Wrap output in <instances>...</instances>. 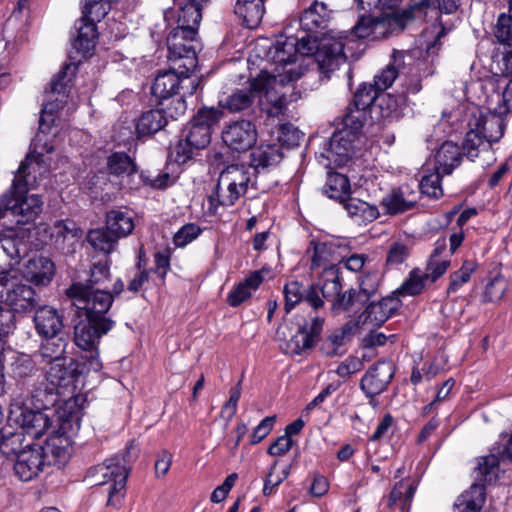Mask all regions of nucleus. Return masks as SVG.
Masks as SVG:
<instances>
[{"label":"nucleus","instance_id":"obj_1","mask_svg":"<svg viewBox=\"0 0 512 512\" xmlns=\"http://www.w3.org/2000/svg\"><path fill=\"white\" fill-rule=\"evenodd\" d=\"M72 291L78 296L73 305L79 310L81 318L74 327V343L82 351L78 366H82L81 372H98L102 368L99 341L114 326V321L107 316L113 299L101 292L96 293L92 300L84 299L83 289L77 286Z\"/></svg>","mask_w":512,"mask_h":512},{"label":"nucleus","instance_id":"obj_2","mask_svg":"<svg viewBox=\"0 0 512 512\" xmlns=\"http://www.w3.org/2000/svg\"><path fill=\"white\" fill-rule=\"evenodd\" d=\"M36 169L40 164L32 157L25 158L15 173L10 189L0 198V219L12 216L17 224L33 222L42 212L43 200L28 192L38 186Z\"/></svg>","mask_w":512,"mask_h":512},{"label":"nucleus","instance_id":"obj_3","mask_svg":"<svg viewBox=\"0 0 512 512\" xmlns=\"http://www.w3.org/2000/svg\"><path fill=\"white\" fill-rule=\"evenodd\" d=\"M222 115V111L216 108H203L198 111L182 130L181 138L175 148L177 162L185 163L192 157L194 150L204 149L209 145L212 128Z\"/></svg>","mask_w":512,"mask_h":512},{"label":"nucleus","instance_id":"obj_4","mask_svg":"<svg viewBox=\"0 0 512 512\" xmlns=\"http://www.w3.org/2000/svg\"><path fill=\"white\" fill-rule=\"evenodd\" d=\"M299 69L290 68L285 74H269L266 71L252 79V87L257 92L258 105L260 110L269 117H278L283 114L287 106V98L284 93L277 91V85H285L294 82L301 77Z\"/></svg>","mask_w":512,"mask_h":512},{"label":"nucleus","instance_id":"obj_5","mask_svg":"<svg viewBox=\"0 0 512 512\" xmlns=\"http://www.w3.org/2000/svg\"><path fill=\"white\" fill-rule=\"evenodd\" d=\"M126 455L114 456L105 462L91 468L87 480L93 486L108 485L107 505L120 507L125 494L126 482L129 474Z\"/></svg>","mask_w":512,"mask_h":512},{"label":"nucleus","instance_id":"obj_6","mask_svg":"<svg viewBox=\"0 0 512 512\" xmlns=\"http://www.w3.org/2000/svg\"><path fill=\"white\" fill-rule=\"evenodd\" d=\"M319 285L323 300L330 302L331 309L336 313H356L367 303L357 289L342 292V275L336 265L322 271Z\"/></svg>","mask_w":512,"mask_h":512},{"label":"nucleus","instance_id":"obj_7","mask_svg":"<svg viewBox=\"0 0 512 512\" xmlns=\"http://www.w3.org/2000/svg\"><path fill=\"white\" fill-rule=\"evenodd\" d=\"M346 43L342 37H324L318 39L308 35V41L303 42L300 50L303 56H314L319 71L327 78L335 70L346 63Z\"/></svg>","mask_w":512,"mask_h":512},{"label":"nucleus","instance_id":"obj_8","mask_svg":"<svg viewBox=\"0 0 512 512\" xmlns=\"http://www.w3.org/2000/svg\"><path fill=\"white\" fill-rule=\"evenodd\" d=\"M167 48L168 63H172L173 69H196L197 51L201 49L196 29L176 26L167 36Z\"/></svg>","mask_w":512,"mask_h":512},{"label":"nucleus","instance_id":"obj_9","mask_svg":"<svg viewBox=\"0 0 512 512\" xmlns=\"http://www.w3.org/2000/svg\"><path fill=\"white\" fill-rule=\"evenodd\" d=\"M0 296L14 316L31 313L40 301L31 286L17 281L16 273L0 274Z\"/></svg>","mask_w":512,"mask_h":512},{"label":"nucleus","instance_id":"obj_10","mask_svg":"<svg viewBox=\"0 0 512 512\" xmlns=\"http://www.w3.org/2000/svg\"><path fill=\"white\" fill-rule=\"evenodd\" d=\"M308 41V36H294L289 34L288 29L283 35L276 38L275 42L267 51L268 60L276 65L273 74H285V70L290 68L302 69L296 65L298 54L302 55L300 46L303 42Z\"/></svg>","mask_w":512,"mask_h":512},{"label":"nucleus","instance_id":"obj_11","mask_svg":"<svg viewBox=\"0 0 512 512\" xmlns=\"http://www.w3.org/2000/svg\"><path fill=\"white\" fill-rule=\"evenodd\" d=\"M194 70L186 68L173 69L172 63H169V69L159 71L151 86V93L159 100L170 99L178 94L180 89H186L189 95H192L197 88L195 80L190 78Z\"/></svg>","mask_w":512,"mask_h":512},{"label":"nucleus","instance_id":"obj_12","mask_svg":"<svg viewBox=\"0 0 512 512\" xmlns=\"http://www.w3.org/2000/svg\"><path fill=\"white\" fill-rule=\"evenodd\" d=\"M324 319L314 317L310 322L299 325L295 334L286 340V326H280L276 332L277 339L285 341L282 349L289 355H300L314 347L323 329Z\"/></svg>","mask_w":512,"mask_h":512},{"label":"nucleus","instance_id":"obj_13","mask_svg":"<svg viewBox=\"0 0 512 512\" xmlns=\"http://www.w3.org/2000/svg\"><path fill=\"white\" fill-rule=\"evenodd\" d=\"M106 168L122 189L136 190L143 182L144 172L139 173L135 159L125 152H113L107 157Z\"/></svg>","mask_w":512,"mask_h":512},{"label":"nucleus","instance_id":"obj_14","mask_svg":"<svg viewBox=\"0 0 512 512\" xmlns=\"http://www.w3.org/2000/svg\"><path fill=\"white\" fill-rule=\"evenodd\" d=\"M47 465L45 448L39 443L28 442L26 450L18 454L14 464L15 474L27 482L35 479Z\"/></svg>","mask_w":512,"mask_h":512},{"label":"nucleus","instance_id":"obj_15","mask_svg":"<svg viewBox=\"0 0 512 512\" xmlns=\"http://www.w3.org/2000/svg\"><path fill=\"white\" fill-rule=\"evenodd\" d=\"M27 249V242L13 229L0 233V274L16 273L14 267L20 263Z\"/></svg>","mask_w":512,"mask_h":512},{"label":"nucleus","instance_id":"obj_16","mask_svg":"<svg viewBox=\"0 0 512 512\" xmlns=\"http://www.w3.org/2000/svg\"><path fill=\"white\" fill-rule=\"evenodd\" d=\"M355 136L347 130H338L330 138L326 153H321L319 158L325 159L327 163L319 160L326 168L344 166L354 154Z\"/></svg>","mask_w":512,"mask_h":512},{"label":"nucleus","instance_id":"obj_17","mask_svg":"<svg viewBox=\"0 0 512 512\" xmlns=\"http://www.w3.org/2000/svg\"><path fill=\"white\" fill-rule=\"evenodd\" d=\"M486 109V113L480 112L478 115H472L469 127H472L488 144L492 145L500 141L504 135L506 128L504 115L506 114L487 107Z\"/></svg>","mask_w":512,"mask_h":512},{"label":"nucleus","instance_id":"obj_18","mask_svg":"<svg viewBox=\"0 0 512 512\" xmlns=\"http://www.w3.org/2000/svg\"><path fill=\"white\" fill-rule=\"evenodd\" d=\"M257 130L250 120H237L228 124L222 132L223 142L237 152L249 150L256 142Z\"/></svg>","mask_w":512,"mask_h":512},{"label":"nucleus","instance_id":"obj_19","mask_svg":"<svg viewBox=\"0 0 512 512\" xmlns=\"http://www.w3.org/2000/svg\"><path fill=\"white\" fill-rule=\"evenodd\" d=\"M110 278L109 262L107 257L105 260L95 262L90 270V276L83 282L73 283L67 290V295L73 300V303L77 302L78 296L74 293V287H81L84 291V299L92 300L96 293L101 292L109 295L113 299V295L110 291H106L101 286Z\"/></svg>","mask_w":512,"mask_h":512},{"label":"nucleus","instance_id":"obj_20","mask_svg":"<svg viewBox=\"0 0 512 512\" xmlns=\"http://www.w3.org/2000/svg\"><path fill=\"white\" fill-rule=\"evenodd\" d=\"M285 311L289 313L298 303L305 301L312 308L323 307L324 300L320 292L319 282L305 287L298 281H290L284 286Z\"/></svg>","mask_w":512,"mask_h":512},{"label":"nucleus","instance_id":"obj_21","mask_svg":"<svg viewBox=\"0 0 512 512\" xmlns=\"http://www.w3.org/2000/svg\"><path fill=\"white\" fill-rule=\"evenodd\" d=\"M393 376V364L388 361H378L362 377L361 389L368 397L379 395L387 388Z\"/></svg>","mask_w":512,"mask_h":512},{"label":"nucleus","instance_id":"obj_22","mask_svg":"<svg viewBox=\"0 0 512 512\" xmlns=\"http://www.w3.org/2000/svg\"><path fill=\"white\" fill-rule=\"evenodd\" d=\"M14 421L20 427V431L32 441L40 438L50 427L51 421L47 411L38 409L18 408Z\"/></svg>","mask_w":512,"mask_h":512},{"label":"nucleus","instance_id":"obj_23","mask_svg":"<svg viewBox=\"0 0 512 512\" xmlns=\"http://www.w3.org/2000/svg\"><path fill=\"white\" fill-rule=\"evenodd\" d=\"M419 198V191L412 185L405 184L384 196L381 205L387 214L397 215L413 209Z\"/></svg>","mask_w":512,"mask_h":512},{"label":"nucleus","instance_id":"obj_24","mask_svg":"<svg viewBox=\"0 0 512 512\" xmlns=\"http://www.w3.org/2000/svg\"><path fill=\"white\" fill-rule=\"evenodd\" d=\"M402 305L401 300L392 295L381 298L379 301H372L359 316V321L363 324L381 326L384 324Z\"/></svg>","mask_w":512,"mask_h":512},{"label":"nucleus","instance_id":"obj_25","mask_svg":"<svg viewBox=\"0 0 512 512\" xmlns=\"http://www.w3.org/2000/svg\"><path fill=\"white\" fill-rule=\"evenodd\" d=\"M283 159V152L279 144H261L255 147L250 154L249 166L254 174L260 178L261 174L268 173Z\"/></svg>","mask_w":512,"mask_h":512},{"label":"nucleus","instance_id":"obj_26","mask_svg":"<svg viewBox=\"0 0 512 512\" xmlns=\"http://www.w3.org/2000/svg\"><path fill=\"white\" fill-rule=\"evenodd\" d=\"M21 273L26 281L36 286H46L54 277L55 265L45 256H34L24 264Z\"/></svg>","mask_w":512,"mask_h":512},{"label":"nucleus","instance_id":"obj_27","mask_svg":"<svg viewBox=\"0 0 512 512\" xmlns=\"http://www.w3.org/2000/svg\"><path fill=\"white\" fill-rule=\"evenodd\" d=\"M330 13L324 2H313L299 18L300 27L305 33L303 36L315 37L313 33L325 29L330 20Z\"/></svg>","mask_w":512,"mask_h":512},{"label":"nucleus","instance_id":"obj_28","mask_svg":"<svg viewBox=\"0 0 512 512\" xmlns=\"http://www.w3.org/2000/svg\"><path fill=\"white\" fill-rule=\"evenodd\" d=\"M34 324L41 337L61 335L63 329L62 316L50 306H42L35 310Z\"/></svg>","mask_w":512,"mask_h":512},{"label":"nucleus","instance_id":"obj_29","mask_svg":"<svg viewBox=\"0 0 512 512\" xmlns=\"http://www.w3.org/2000/svg\"><path fill=\"white\" fill-rule=\"evenodd\" d=\"M461 147L453 141H445L435 154L436 168L446 175H450L462 162Z\"/></svg>","mask_w":512,"mask_h":512},{"label":"nucleus","instance_id":"obj_30","mask_svg":"<svg viewBox=\"0 0 512 512\" xmlns=\"http://www.w3.org/2000/svg\"><path fill=\"white\" fill-rule=\"evenodd\" d=\"M40 348L34 353V358L42 363L50 364L57 361H63L66 347L68 345L67 338L63 335L43 337Z\"/></svg>","mask_w":512,"mask_h":512},{"label":"nucleus","instance_id":"obj_31","mask_svg":"<svg viewBox=\"0 0 512 512\" xmlns=\"http://www.w3.org/2000/svg\"><path fill=\"white\" fill-rule=\"evenodd\" d=\"M244 195L245 194L239 190L236 185L228 180V177H224L220 174L217 184L209 196V202L214 207H230Z\"/></svg>","mask_w":512,"mask_h":512},{"label":"nucleus","instance_id":"obj_32","mask_svg":"<svg viewBox=\"0 0 512 512\" xmlns=\"http://www.w3.org/2000/svg\"><path fill=\"white\" fill-rule=\"evenodd\" d=\"M257 95L251 81L248 88L235 89L231 94L221 99L219 104L231 113L245 112L252 108Z\"/></svg>","mask_w":512,"mask_h":512},{"label":"nucleus","instance_id":"obj_33","mask_svg":"<svg viewBox=\"0 0 512 512\" xmlns=\"http://www.w3.org/2000/svg\"><path fill=\"white\" fill-rule=\"evenodd\" d=\"M94 20V17L84 19V16H82L75 25L77 35L73 40V48L84 55L89 53L95 46L97 31Z\"/></svg>","mask_w":512,"mask_h":512},{"label":"nucleus","instance_id":"obj_34","mask_svg":"<svg viewBox=\"0 0 512 512\" xmlns=\"http://www.w3.org/2000/svg\"><path fill=\"white\" fill-rule=\"evenodd\" d=\"M220 174L228 177V180L236 185L244 194L247 193L249 187L258 188L259 178L254 174L250 166L231 164L225 167Z\"/></svg>","mask_w":512,"mask_h":512},{"label":"nucleus","instance_id":"obj_35","mask_svg":"<svg viewBox=\"0 0 512 512\" xmlns=\"http://www.w3.org/2000/svg\"><path fill=\"white\" fill-rule=\"evenodd\" d=\"M167 124V116L163 109L145 111L141 114L136 123L137 137L141 138L154 135L161 131Z\"/></svg>","mask_w":512,"mask_h":512},{"label":"nucleus","instance_id":"obj_36","mask_svg":"<svg viewBox=\"0 0 512 512\" xmlns=\"http://www.w3.org/2000/svg\"><path fill=\"white\" fill-rule=\"evenodd\" d=\"M263 2L264 0H237L234 12L247 28L254 29L259 26L263 18L265 12Z\"/></svg>","mask_w":512,"mask_h":512},{"label":"nucleus","instance_id":"obj_37","mask_svg":"<svg viewBox=\"0 0 512 512\" xmlns=\"http://www.w3.org/2000/svg\"><path fill=\"white\" fill-rule=\"evenodd\" d=\"M343 208L355 222L370 223L378 218L379 211L376 206L362 201L358 198L347 196L342 202Z\"/></svg>","mask_w":512,"mask_h":512},{"label":"nucleus","instance_id":"obj_38","mask_svg":"<svg viewBox=\"0 0 512 512\" xmlns=\"http://www.w3.org/2000/svg\"><path fill=\"white\" fill-rule=\"evenodd\" d=\"M50 367L44 376V380L48 381L54 387L60 389L71 385L74 382L76 372L82 370V366H76L74 368L66 365V359L63 361H57L49 364Z\"/></svg>","mask_w":512,"mask_h":512},{"label":"nucleus","instance_id":"obj_39","mask_svg":"<svg viewBox=\"0 0 512 512\" xmlns=\"http://www.w3.org/2000/svg\"><path fill=\"white\" fill-rule=\"evenodd\" d=\"M263 280V271L252 272L228 294L227 303L232 307L239 306L251 297L252 290H256Z\"/></svg>","mask_w":512,"mask_h":512},{"label":"nucleus","instance_id":"obj_40","mask_svg":"<svg viewBox=\"0 0 512 512\" xmlns=\"http://www.w3.org/2000/svg\"><path fill=\"white\" fill-rule=\"evenodd\" d=\"M105 226L118 239L130 235L134 228L133 216L128 211L111 210L106 214Z\"/></svg>","mask_w":512,"mask_h":512},{"label":"nucleus","instance_id":"obj_41","mask_svg":"<svg viewBox=\"0 0 512 512\" xmlns=\"http://www.w3.org/2000/svg\"><path fill=\"white\" fill-rule=\"evenodd\" d=\"M59 396V389L44 379L31 391L34 406L45 411H49L59 402Z\"/></svg>","mask_w":512,"mask_h":512},{"label":"nucleus","instance_id":"obj_42","mask_svg":"<svg viewBox=\"0 0 512 512\" xmlns=\"http://www.w3.org/2000/svg\"><path fill=\"white\" fill-rule=\"evenodd\" d=\"M485 502V487L483 484L474 483L469 490L461 494L455 506L458 512H479Z\"/></svg>","mask_w":512,"mask_h":512},{"label":"nucleus","instance_id":"obj_43","mask_svg":"<svg viewBox=\"0 0 512 512\" xmlns=\"http://www.w3.org/2000/svg\"><path fill=\"white\" fill-rule=\"evenodd\" d=\"M20 430L4 434L0 431V459H7L10 456L18 458V454L26 450V444L33 442Z\"/></svg>","mask_w":512,"mask_h":512},{"label":"nucleus","instance_id":"obj_44","mask_svg":"<svg viewBox=\"0 0 512 512\" xmlns=\"http://www.w3.org/2000/svg\"><path fill=\"white\" fill-rule=\"evenodd\" d=\"M405 29V19L397 14L375 17L371 40L389 37Z\"/></svg>","mask_w":512,"mask_h":512},{"label":"nucleus","instance_id":"obj_45","mask_svg":"<svg viewBox=\"0 0 512 512\" xmlns=\"http://www.w3.org/2000/svg\"><path fill=\"white\" fill-rule=\"evenodd\" d=\"M404 53L395 52L393 54V62L388 64L379 74L374 77L373 85L380 91L388 89L400 71L404 68Z\"/></svg>","mask_w":512,"mask_h":512},{"label":"nucleus","instance_id":"obj_46","mask_svg":"<svg viewBox=\"0 0 512 512\" xmlns=\"http://www.w3.org/2000/svg\"><path fill=\"white\" fill-rule=\"evenodd\" d=\"M118 238L106 228L91 229L87 233V241L94 250L104 253L106 256L113 252L118 245Z\"/></svg>","mask_w":512,"mask_h":512},{"label":"nucleus","instance_id":"obj_47","mask_svg":"<svg viewBox=\"0 0 512 512\" xmlns=\"http://www.w3.org/2000/svg\"><path fill=\"white\" fill-rule=\"evenodd\" d=\"M323 192L331 199L342 203L350 194V182L346 175L337 172H328Z\"/></svg>","mask_w":512,"mask_h":512},{"label":"nucleus","instance_id":"obj_48","mask_svg":"<svg viewBox=\"0 0 512 512\" xmlns=\"http://www.w3.org/2000/svg\"><path fill=\"white\" fill-rule=\"evenodd\" d=\"M49 230L51 239L58 247L63 246L66 241L78 239L82 233L77 224L71 219L56 221L50 226Z\"/></svg>","mask_w":512,"mask_h":512},{"label":"nucleus","instance_id":"obj_49","mask_svg":"<svg viewBox=\"0 0 512 512\" xmlns=\"http://www.w3.org/2000/svg\"><path fill=\"white\" fill-rule=\"evenodd\" d=\"M207 1L189 0L184 6H180L177 15V26L184 28H194L198 31L202 19V6Z\"/></svg>","mask_w":512,"mask_h":512},{"label":"nucleus","instance_id":"obj_50","mask_svg":"<svg viewBox=\"0 0 512 512\" xmlns=\"http://www.w3.org/2000/svg\"><path fill=\"white\" fill-rule=\"evenodd\" d=\"M445 174L437 168L435 171L424 175L418 185H414L419 193L424 194L432 199H439L443 196L441 179Z\"/></svg>","mask_w":512,"mask_h":512},{"label":"nucleus","instance_id":"obj_51","mask_svg":"<svg viewBox=\"0 0 512 512\" xmlns=\"http://www.w3.org/2000/svg\"><path fill=\"white\" fill-rule=\"evenodd\" d=\"M428 281L419 269H413L402 285L393 292L395 296H416L422 292Z\"/></svg>","mask_w":512,"mask_h":512},{"label":"nucleus","instance_id":"obj_52","mask_svg":"<svg viewBox=\"0 0 512 512\" xmlns=\"http://www.w3.org/2000/svg\"><path fill=\"white\" fill-rule=\"evenodd\" d=\"M499 459L495 455L481 457L476 467V479L485 483L496 481L499 475Z\"/></svg>","mask_w":512,"mask_h":512},{"label":"nucleus","instance_id":"obj_53","mask_svg":"<svg viewBox=\"0 0 512 512\" xmlns=\"http://www.w3.org/2000/svg\"><path fill=\"white\" fill-rule=\"evenodd\" d=\"M465 139L461 147L463 156L467 159L474 161L479 156L480 151H483L491 146L488 144L480 134H478L472 127H469Z\"/></svg>","mask_w":512,"mask_h":512},{"label":"nucleus","instance_id":"obj_54","mask_svg":"<svg viewBox=\"0 0 512 512\" xmlns=\"http://www.w3.org/2000/svg\"><path fill=\"white\" fill-rule=\"evenodd\" d=\"M487 108L500 113H512V79L507 83L502 93L493 92L487 97Z\"/></svg>","mask_w":512,"mask_h":512},{"label":"nucleus","instance_id":"obj_55","mask_svg":"<svg viewBox=\"0 0 512 512\" xmlns=\"http://www.w3.org/2000/svg\"><path fill=\"white\" fill-rule=\"evenodd\" d=\"M380 91L373 85L364 83L358 87L353 97V106L358 110L365 111L380 97Z\"/></svg>","mask_w":512,"mask_h":512},{"label":"nucleus","instance_id":"obj_56","mask_svg":"<svg viewBox=\"0 0 512 512\" xmlns=\"http://www.w3.org/2000/svg\"><path fill=\"white\" fill-rule=\"evenodd\" d=\"M476 269V264L473 261L466 260L463 262L461 268L450 275V283L447 287V294L457 292L465 283H467L471 275Z\"/></svg>","mask_w":512,"mask_h":512},{"label":"nucleus","instance_id":"obj_57","mask_svg":"<svg viewBox=\"0 0 512 512\" xmlns=\"http://www.w3.org/2000/svg\"><path fill=\"white\" fill-rule=\"evenodd\" d=\"M410 247L402 241L392 242L387 249L386 266L397 267L403 264L410 256Z\"/></svg>","mask_w":512,"mask_h":512},{"label":"nucleus","instance_id":"obj_58","mask_svg":"<svg viewBox=\"0 0 512 512\" xmlns=\"http://www.w3.org/2000/svg\"><path fill=\"white\" fill-rule=\"evenodd\" d=\"M494 36L498 42L506 45L508 48L512 46V16L508 13H501L494 27Z\"/></svg>","mask_w":512,"mask_h":512},{"label":"nucleus","instance_id":"obj_59","mask_svg":"<svg viewBox=\"0 0 512 512\" xmlns=\"http://www.w3.org/2000/svg\"><path fill=\"white\" fill-rule=\"evenodd\" d=\"M333 258V248L326 243H317L314 245L313 255L311 257V269H318L323 267L328 268Z\"/></svg>","mask_w":512,"mask_h":512},{"label":"nucleus","instance_id":"obj_60","mask_svg":"<svg viewBox=\"0 0 512 512\" xmlns=\"http://www.w3.org/2000/svg\"><path fill=\"white\" fill-rule=\"evenodd\" d=\"M508 283L505 278L501 276L494 277L485 287L483 294L484 301L486 302H498L500 301L506 290Z\"/></svg>","mask_w":512,"mask_h":512},{"label":"nucleus","instance_id":"obj_61","mask_svg":"<svg viewBox=\"0 0 512 512\" xmlns=\"http://www.w3.org/2000/svg\"><path fill=\"white\" fill-rule=\"evenodd\" d=\"M36 372V363L28 356L19 357L12 364V375L17 380H26Z\"/></svg>","mask_w":512,"mask_h":512},{"label":"nucleus","instance_id":"obj_62","mask_svg":"<svg viewBox=\"0 0 512 512\" xmlns=\"http://www.w3.org/2000/svg\"><path fill=\"white\" fill-rule=\"evenodd\" d=\"M363 125L364 111L349 107L347 113L343 117V128L341 130H347L348 132H351L355 138H358Z\"/></svg>","mask_w":512,"mask_h":512},{"label":"nucleus","instance_id":"obj_63","mask_svg":"<svg viewBox=\"0 0 512 512\" xmlns=\"http://www.w3.org/2000/svg\"><path fill=\"white\" fill-rule=\"evenodd\" d=\"M46 448L55 457L65 459L69 455V440L62 434L51 435L46 441Z\"/></svg>","mask_w":512,"mask_h":512},{"label":"nucleus","instance_id":"obj_64","mask_svg":"<svg viewBox=\"0 0 512 512\" xmlns=\"http://www.w3.org/2000/svg\"><path fill=\"white\" fill-rule=\"evenodd\" d=\"M201 233L200 227L195 223L182 226L174 235L173 242L177 247H184L195 240Z\"/></svg>","mask_w":512,"mask_h":512}]
</instances>
